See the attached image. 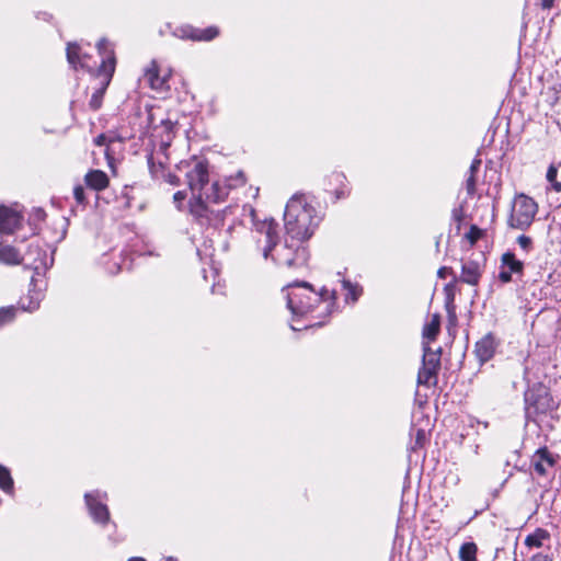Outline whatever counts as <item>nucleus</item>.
<instances>
[{
	"label": "nucleus",
	"mask_w": 561,
	"mask_h": 561,
	"mask_svg": "<svg viewBox=\"0 0 561 561\" xmlns=\"http://www.w3.org/2000/svg\"><path fill=\"white\" fill-rule=\"evenodd\" d=\"M186 195L184 192H176L173 196L175 203H182L185 199Z\"/></svg>",
	"instance_id": "4c0bfd02"
},
{
	"label": "nucleus",
	"mask_w": 561,
	"mask_h": 561,
	"mask_svg": "<svg viewBox=\"0 0 561 561\" xmlns=\"http://www.w3.org/2000/svg\"><path fill=\"white\" fill-rule=\"evenodd\" d=\"M423 348H424L423 363L439 366L440 365L439 351H437V352L432 351L426 343H424Z\"/></svg>",
	"instance_id": "b1692460"
},
{
	"label": "nucleus",
	"mask_w": 561,
	"mask_h": 561,
	"mask_svg": "<svg viewBox=\"0 0 561 561\" xmlns=\"http://www.w3.org/2000/svg\"><path fill=\"white\" fill-rule=\"evenodd\" d=\"M477 551L474 542H466L460 547L459 558L461 561H477Z\"/></svg>",
	"instance_id": "412c9836"
},
{
	"label": "nucleus",
	"mask_w": 561,
	"mask_h": 561,
	"mask_svg": "<svg viewBox=\"0 0 561 561\" xmlns=\"http://www.w3.org/2000/svg\"><path fill=\"white\" fill-rule=\"evenodd\" d=\"M481 276L480 265L469 261L462 264L461 280L469 285H477Z\"/></svg>",
	"instance_id": "dca6fc26"
},
{
	"label": "nucleus",
	"mask_w": 561,
	"mask_h": 561,
	"mask_svg": "<svg viewBox=\"0 0 561 561\" xmlns=\"http://www.w3.org/2000/svg\"><path fill=\"white\" fill-rule=\"evenodd\" d=\"M128 561H146V560L142 558L135 557V558H130Z\"/></svg>",
	"instance_id": "37998d69"
},
{
	"label": "nucleus",
	"mask_w": 561,
	"mask_h": 561,
	"mask_svg": "<svg viewBox=\"0 0 561 561\" xmlns=\"http://www.w3.org/2000/svg\"><path fill=\"white\" fill-rule=\"evenodd\" d=\"M483 234V231L477 226L472 225L469 231L465 234V238L473 245Z\"/></svg>",
	"instance_id": "c85d7f7f"
},
{
	"label": "nucleus",
	"mask_w": 561,
	"mask_h": 561,
	"mask_svg": "<svg viewBox=\"0 0 561 561\" xmlns=\"http://www.w3.org/2000/svg\"><path fill=\"white\" fill-rule=\"evenodd\" d=\"M424 435H425V434H424V431L419 430V431H417V437H416V438H417V442H420L421 439H423V438H424Z\"/></svg>",
	"instance_id": "a19ab883"
},
{
	"label": "nucleus",
	"mask_w": 561,
	"mask_h": 561,
	"mask_svg": "<svg viewBox=\"0 0 561 561\" xmlns=\"http://www.w3.org/2000/svg\"><path fill=\"white\" fill-rule=\"evenodd\" d=\"M286 290L287 307L294 316L302 317L312 310L313 304L321 300L308 283L290 284Z\"/></svg>",
	"instance_id": "7ed1b4c3"
},
{
	"label": "nucleus",
	"mask_w": 561,
	"mask_h": 561,
	"mask_svg": "<svg viewBox=\"0 0 561 561\" xmlns=\"http://www.w3.org/2000/svg\"><path fill=\"white\" fill-rule=\"evenodd\" d=\"M22 218L19 210L8 206H0V232L12 234L21 227Z\"/></svg>",
	"instance_id": "6e6552de"
},
{
	"label": "nucleus",
	"mask_w": 561,
	"mask_h": 561,
	"mask_svg": "<svg viewBox=\"0 0 561 561\" xmlns=\"http://www.w3.org/2000/svg\"><path fill=\"white\" fill-rule=\"evenodd\" d=\"M0 261L5 264H20L22 257L14 248L3 247L0 248Z\"/></svg>",
	"instance_id": "aec40b11"
},
{
	"label": "nucleus",
	"mask_w": 561,
	"mask_h": 561,
	"mask_svg": "<svg viewBox=\"0 0 561 561\" xmlns=\"http://www.w3.org/2000/svg\"><path fill=\"white\" fill-rule=\"evenodd\" d=\"M227 195L226 190L220 188L218 183H213L204 193L192 195L190 211L198 219L208 217V203H218Z\"/></svg>",
	"instance_id": "423d86ee"
},
{
	"label": "nucleus",
	"mask_w": 561,
	"mask_h": 561,
	"mask_svg": "<svg viewBox=\"0 0 561 561\" xmlns=\"http://www.w3.org/2000/svg\"><path fill=\"white\" fill-rule=\"evenodd\" d=\"M15 317V309L13 307L0 309V327L11 322Z\"/></svg>",
	"instance_id": "cd10ccee"
},
{
	"label": "nucleus",
	"mask_w": 561,
	"mask_h": 561,
	"mask_svg": "<svg viewBox=\"0 0 561 561\" xmlns=\"http://www.w3.org/2000/svg\"><path fill=\"white\" fill-rule=\"evenodd\" d=\"M557 462L554 456L548 451L547 448L538 449L531 459V465L535 471L540 476H546L548 469L552 468Z\"/></svg>",
	"instance_id": "9b49d317"
},
{
	"label": "nucleus",
	"mask_w": 561,
	"mask_h": 561,
	"mask_svg": "<svg viewBox=\"0 0 561 561\" xmlns=\"http://www.w3.org/2000/svg\"><path fill=\"white\" fill-rule=\"evenodd\" d=\"M167 75L160 76L157 64L153 61L146 70L145 80L148 82L151 89L156 91H164L168 89Z\"/></svg>",
	"instance_id": "f8f14e48"
},
{
	"label": "nucleus",
	"mask_w": 561,
	"mask_h": 561,
	"mask_svg": "<svg viewBox=\"0 0 561 561\" xmlns=\"http://www.w3.org/2000/svg\"><path fill=\"white\" fill-rule=\"evenodd\" d=\"M517 241L520 248H523L524 250H528L531 244V239L526 236L518 237Z\"/></svg>",
	"instance_id": "473e14b6"
},
{
	"label": "nucleus",
	"mask_w": 561,
	"mask_h": 561,
	"mask_svg": "<svg viewBox=\"0 0 561 561\" xmlns=\"http://www.w3.org/2000/svg\"><path fill=\"white\" fill-rule=\"evenodd\" d=\"M447 268L446 267H442L439 271H438V276L439 277H445V273H446Z\"/></svg>",
	"instance_id": "79ce46f5"
},
{
	"label": "nucleus",
	"mask_w": 561,
	"mask_h": 561,
	"mask_svg": "<svg viewBox=\"0 0 561 561\" xmlns=\"http://www.w3.org/2000/svg\"><path fill=\"white\" fill-rule=\"evenodd\" d=\"M181 37L191 38L193 41H211L219 34L218 28L215 26H209L205 30L185 28L181 30Z\"/></svg>",
	"instance_id": "4468645a"
},
{
	"label": "nucleus",
	"mask_w": 561,
	"mask_h": 561,
	"mask_svg": "<svg viewBox=\"0 0 561 561\" xmlns=\"http://www.w3.org/2000/svg\"><path fill=\"white\" fill-rule=\"evenodd\" d=\"M343 287L347 290L346 300L351 299L353 302L358 299L362 294V288L353 285L347 280H343Z\"/></svg>",
	"instance_id": "a878e982"
},
{
	"label": "nucleus",
	"mask_w": 561,
	"mask_h": 561,
	"mask_svg": "<svg viewBox=\"0 0 561 561\" xmlns=\"http://www.w3.org/2000/svg\"><path fill=\"white\" fill-rule=\"evenodd\" d=\"M439 327H440L439 316L438 314H434L432 317V319L430 320V322H427L424 325V329H423V336H424V339H427L430 341L435 340L437 334H438V332H439Z\"/></svg>",
	"instance_id": "6ab92c4d"
},
{
	"label": "nucleus",
	"mask_w": 561,
	"mask_h": 561,
	"mask_svg": "<svg viewBox=\"0 0 561 561\" xmlns=\"http://www.w3.org/2000/svg\"><path fill=\"white\" fill-rule=\"evenodd\" d=\"M167 561H173V559H172V558H169Z\"/></svg>",
	"instance_id": "c03bdc74"
},
{
	"label": "nucleus",
	"mask_w": 561,
	"mask_h": 561,
	"mask_svg": "<svg viewBox=\"0 0 561 561\" xmlns=\"http://www.w3.org/2000/svg\"><path fill=\"white\" fill-rule=\"evenodd\" d=\"M67 59L75 69L78 67L85 68L88 70L96 68V64H91V57L88 54H81V49L76 43H69L67 45Z\"/></svg>",
	"instance_id": "9d476101"
},
{
	"label": "nucleus",
	"mask_w": 561,
	"mask_h": 561,
	"mask_svg": "<svg viewBox=\"0 0 561 561\" xmlns=\"http://www.w3.org/2000/svg\"><path fill=\"white\" fill-rule=\"evenodd\" d=\"M529 561H551V559L548 556L538 553L533 556Z\"/></svg>",
	"instance_id": "e433bc0d"
},
{
	"label": "nucleus",
	"mask_w": 561,
	"mask_h": 561,
	"mask_svg": "<svg viewBox=\"0 0 561 561\" xmlns=\"http://www.w3.org/2000/svg\"><path fill=\"white\" fill-rule=\"evenodd\" d=\"M73 195H75V198L78 203H83L85 197H84V190L81 185H78L75 187L73 190Z\"/></svg>",
	"instance_id": "2f4dec72"
},
{
	"label": "nucleus",
	"mask_w": 561,
	"mask_h": 561,
	"mask_svg": "<svg viewBox=\"0 0 561 561\" xmlns=\"http://www.w3.org/2000/svg\"><path fill=\"white\" fill-rule=\"evenodd\" d=\"M538 211L537 203L525 194H518L513 201L510 225L516 229H527Z\"/></svg>",
	"instance_id": "20e7f679"
},
{
	"label": "nucleus",
	"mask_w": 561,
	"mask_h": 561,
	"mask_svg": "<svg viewBox=\"0 0 561 561\" xmlns=\"http://www.w3.org/2000/svg\"><path fill=\"white\" fill-rule=\"evenodd\" d=\"M244 183H245L244 174H243V172L239 171L236 173V175H231L226 180L225 186L219 185V187L226 190V192L228 193V188L239 187V186L244 185Z\"/></svg>",
	"instance_id": "5701e85b"
},
{
	"label": "nucleus",
	"mask_w": 561,
	"mask_h": 561,
	"mask_svg": "<svg viewBox=\"0 0 561 561\" xmlns=\"http://www.w3.org/2000/svg\"><path fill=\"white\" fill-rule=\"evenodd\" d=\"M439 369V366L436 365H430L424 364L422 365V368L419 371L417 375V381L421 385H434L436 382V375Z\"/></svg>",
	"instance_id": "a211bd4d"
},
{
	"label": "nucleus",
	"mask_w": 561,
	"mask_h": 561,
	"mask_svg": "<svg viewBox=\"0 0 561 561\" xmlns=\"http://www.w3.org/2000/svg\"><path fill=\"white\" fill-rule=\"evenodd\" d=\"M111 142V139L107 138V136H105L104 134H101L99 135L95 139H94V144L96 146H106V149H105V156L107 158H110V152H108V144Z\"/></svg>",
	"instance_id": "7c9ffc66"
},
{
	"label": "nucleus",
	"mask_w": 561,
	"mask_h": 561,
	"mask_svg": "<svg viewBox=\"0 0 561 561\" xmlns=\"http://www.w3.org/2000/svg\"><path fill=\"white\" fill-rule=\"evenodd\" d=\"M276 228L277 224L273 219L257 224L255 228L256 245L265 259L271 255L277 264L291 266L296 260L305 257V248L302 242L291 241L288 237L283 245L276 247Z\"/></svg>",
	"instance_id": "f257e3e1"
},
{
	"label": "nucleus",
	"mask_w": 561,
	"mask_h": 561,
	"mask_svg": "<svg viewBox=\"0 0 561 561\" xmlns=\"http://www.w3.org/2000/svg\"><path fill=\"white\" fill-rule=\"evenodd\" d=\"M99 493H87L84 495L87 506L89 508L90 515L93 518L95 523H100L102 525H105L110 520V513L106 505L100 503L96 500V496Z\"/></svg>",
	"instance_id": "1a4fd4ad"
},
{
	"label": "nucleus",
	"mask_w": 561,
	"mask_h": 561,
	"mask_svg": "<svg viewBox=\"0 0 561 561\" xmlns=\"http://www.w3.org/2000/svg\"><path fill=\"white\" fill-rule=\"evenodd\" d=\"M550 539V534L542 528H537L525 538V546L529 549L541 548Z\"/></svg>",
	"instance_id": "f3484780"
},
{
	"label": "nucleus",
	"mask_w": 561,
	"mask_h": 561,
	"mask_svg": "<svg viewBox=\"0 0 561 561\" xmlns=\"http://www.w3.org/2000/svg\"><path fill=\"white\" fill-rule=\"evenodd\" d=\"M313 208L302 195H294L286 205L284 220L286 236L291 241L305 242L317 226L313 218Z\"/></svg>",
	"instance_id": "f03ea898"
},
{
	"label": "nucleus",
	"mask_w": 561,
	"mask_h": 561,
	"mask_svg": "<svg viewBox=\"0 0 561 561\" xmlns=\"http://www.w3.org/2000/svg\"><path fill=\"white\" fill-rule=\"evenodd\" d=\"M480 164H481V160L474 159L470 165V174H476V172L480 168Z\"/></svg>",
	"instance_id": "c9c22d12"
},
{
	"label": "nucleus",
	"mask_w": 561,
	"mask_h": 561,
	"mask_svg": "<svg viewBox=\"0 0 561 561\" xmlns=\"http://www.w3.org/2000/svg\"><path fill=\"white\" fill-rule=\"evenodd\" d=\"M499 278L503 282V283H508L511 279H512V272L511 271H505V270H502L499 274Z\"/></svg>",
	"instance_id": "f704fd0d"
},
{
	"label": "nucleus",
	"mask_w": 561,
	"mask_h": 561,
	"mask_svg": "<svg viewBox=\"0 0 561 561\" xmlns=\"http://www.w3.org/2000/svg\"><path fill=\"white\" fill-rule=\"evenodd\" d=\"M186 179L192 195H199L211 186L208 180L207 165L203 161L195 160L193 162L192 169L186 173Z\"/></svg>",
	"instance_id": "0eeeda50"
},
{
	"label": "nucleus",
	"mask_w": 561,
	"mask_h": 561,
	"mask_svg": "<svg viewBox=\"0 0 561 561\" xmlns=\"http://www.w3.org/2000/svg\"><path fill=\"white\" fill-rule=\"evenodd\" d=\"M13 488V480L11 478L10 471L0 466V489L5 492H10Z\"/></svg>",
	"instance_id": "393cba45"
},
{
	"label": "nucleus",
	"mask_w": 561,
	"mask_h": 561,
	"mask_svg": "<svg viewBox=\"0 0 561 561\" xmlns=\"http://www.w3.org/2000/svg\"><path fill=\"white\" fill-rule=\"evenodd\" d=\"M85 184L94 191H103L108 186L110 180L105 172L92 170L84 176Z\"/></svg>",
	"instance_id": "2eb2a0df"
},
{
	"label": "nucleus",
	"mask_w": 561,
	"mask_h": 561,
	"mask_svg": "<svg viewBox=\"0 0 561 561\" xmlns=\"http://www.w3.org/2000/svg\"><path fill=\"white\" fill-rule=\"evenodd\" d=\"M502 263L508 267L512 273H520L523 270V263L516 260L513 253H504L502 256Z\"/></svg>",
	"instance_id": "4be33fe9"
},
{
	"label": "nucleus",
	"mask_w": 561,
	"mask_h": 561,
	"mask_svg": "<svg viewBox=\"0 0 561 561\" xmlns=\"http://www.w3.org/2000/svg\"><path fill=\"white\" fill-rule=\"evenodd\" d=\"M558 170L551 165L547 171V180L552 184V187L556 192H561V182L557 181Z\"/></svg>",
	"instance_id": "c756f323"
},
{
	"label": "nucleus",
	"mask_w": 561,
	"mask_h": 561,
	"mask_svg": "<svg viewBox=\"0 0 561 561\" xmlns=\"http://www.w3.org/2000/svg\"><path fill=\"white\" fill-rule=\"evenodd\" d=\"M42 299V294L39 291H35L30 296V302L26 305L23 300L21 301V306L26 311H34L38 308L39 301Z\"/></svg>",
	"instance_id": "bb28decb"
},
{
	"label": "nucleus",
	"mask_w": 561,
	"mask_h": 561,
	"mask_svg": "<svg viewBox=\"0 0 561 561\" xmlns=\"http://www.w3.org/2000/svg\"><path fill=\"white\" fill-rule=\"evenodd\" d=\"M476 174H470L467 179V190L469 194H472L476 188Z\"/></svg>",
	"instance_id": "72a5a7b5"
},
{
	"label": "nucleus",
	"mask_w": 561,
	"mask_h": 561,
	"mask_svg": "<svg viewBox=\"0 0 561 561\" xmlns=\"http://www.w3.org/2000/svg\"><path fill=\"white\" fill-rule=\"evenodd\" d=\"M554 0H540L543 9H550L553 5Z\"/></svg>",
	"instance_id": "58836bf2"
},
{
	"label": "nucleus",
	"mask_w": 561,
	"mask_h": 561,
	"mask_svg": "<svg viewBox=\"0 0 561 561\" xmlns=\"http://www.w3.org/2000/svg\"><path fill=\"white\" fill-rule=\"evenodd\" d=\"M98 50L102 58L101 65L99 67V73L104 76L105 82L104 87L98 90L90 100V106L93 110H98L101 106L102 95L115 68L114 53L106 39H101L98 43Z\"/></svg>",
	"instance_id": "39448f33"
},
{
	"label": "nucleus",
	"mask_w": 561,
	"mask_h": 561,
	"mask_svg": "<svg viewBox=\"0 0 561 561\" xmlns=\"http://www.w3.org/2000/svg\"><path fill=\"white\" fill-rule=\"evenodd\" d=\"M168 182H169V183H171V184H173V185H176V184L179 183V180H178V178H176L175 175H171V174H170V175L168 176Z\"/></svg>",
	"instance_id": "ea45409f"
},
{
	"label": "nucleus",
	"mask_w": 561,
	"mask_h": 561,
	"mask_svg": "<svg viewBox=\"0 0 561 561\" xmlns=\"http://www.w3.org/2000/svg\"><path fill=\"white\" fill-rule=\"evenodd\" d=\"M495 339L491 334H486L476 344V354L481 362L489 360L495 352Z\"/></svg>",
	"instance_id": "ddd939ff"
}]
</instances>
